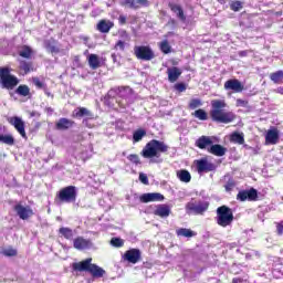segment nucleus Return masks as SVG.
<instances>
[{
  "label": "nucleus",
  "instance_id": "obj_11",
  "mask_svg": "<svg viewBox=\"0 0 283 283\" xmlns=\"http://www.w3.org/2000/svg\"><path fill=\"white\" fill-rule=\"evenodd\" d=\"M237 200H240L241 202H245V200L253 202L258 200V190L254 188H251L250 190H241L237 195Z\"/></svg>",
  "mask_w": 283,
  "mask_h": 283
},
{
  "label": "nucleus",
  "instance_id": "obj_61",
  "mask_svg": "<svg viewBox=\"0 0 283 283\" xmlns=\"http://www.w3.org/2000/svg\"><path fill=\"white\" fill-rule=\"evenodd\" d=\"M232 283H242V279H233Z\"/></svg>",
  "mask_w": 283,
  "mask_h": 283
},
{
  "label": "nucleus",
  "instance_id": "obj_10",
  "mask_svg": "<svg viewBox=\"0 0 283 283\" xmlns=\"http://www.w3.org/2000/svg\"><path fill=\"white\" fill-rule=\"evenodd\" d=\"M198 174H209V171H216V165L207 159H199L196 161Z\"/></svg>",
  "mask_w": 283,
  "mask_h": 283
},
{
  "label": "nucleus",
  "instance_id": "obj_60",
  "mask_svg": "<svg viewBox=\"0 0 283 283\" xmlns=\"http://www.w3.org/2000/svg\"><path fill=\"white\" fill-rule=\"evenodd\" d=\"M123 36H125L126 41H129V34H127V31H123Z\"/></svg>",
  "mask_w": 283,
  "mask_h": 283
},
{
  "label": "nucleus",
  "instance_id": "obj_3",
  "mask_svg": "<svg viewBox=\"0 0 283 283\" xmlns=\"http://www.w3.org/2000/svg\"><path fill=\"white\" fill-rule=\"evenodd\" d=\"M233 210L227 206H221L217 209L216 222L219 227H231L233 224Z\"/></svg>",
  "mask_w": 283,
  "mask_h": 283
},
{
  "label": "nucleus",
  "instance_id": "obj_38",
  "mask_svg": "<svg viewBox=\"0 0 283 283\" xmlns=\"http://www.w3.org/2000/svg\"><path fill=\"white\" fill-rule=\"evenodd\" d=\"M15 92L19 96H30V87H28V85H20Z\"/></svg>",
  "mask_w": 283,
  "mask_h": 283
},
{
  "label": "nucleus",
  "instance_id": "obj_42",
  "mask_svg": "<svg viewBox=\"0 0 283 283\" xmlns=\"http://www.w3.org/2000/svg\"><path fill=\"white\" fill-rule=\"evenodd\" d=\"M20 70H22L24 72V74H28V72H30V70H32V63L27 62V61H21Z\"/></svg>",
  "mask_w": 283,
  "mask_h": 283
},
{
  "label": "nucleus",
  "instance_id": "obj_58",
  "mask_svg": "<svg viewBox=\"0 0 283 283\" xmlns=\"http://www.w3.org/2000/svg\"><path fill=\"white\" fill-rule=\"evenodd\" d=\"M44 94L46 95V96H51L52 98H54V95H52V93H50V90H48V86L46 87H44Z\"/></svg>",
  "mask_w": 283,
  "mask_h": 283
},
{
  "label": "nucleus",
  "instance_id": "obj_21",
  "mask_svg": "<svg viewBox=\"0 0 283 283\" xmlns=\"http://www.w3.org/2000/svg\"><path fill=\"white\" fill-rule=\"evenodd\" d=\"M154 214L159 218H169V216H171V208L167 205H158Z\"/></svg>",
  "mask_w": 283,
  "mask_h": 283
},
{
  "label": "nucleus",
  "instance_id": "obj_45",
  "mask_svg": "<svg viewBox=\"0 0 283 283\" xmlns=\"http://www.w3.org/2000/svg\"><path fill=\"white\" fill-rule=\"evenodd\" d=\"M149 6V0H135V10L138 8H147Z\"/></svg>",
  "mask_w": 283,
  "mask_h": 283
},
{
  "label": "nucleus",
  "instance_id": "obj_12",
  "mask_svg": "<svg viewBox=\"0 0 283 283\" xmlns=\"http://www.w3.org/2000/svg\"><path fill=\"white\" fill-rule=\"evenodd\" d=\"M73 247L77 251H85L86 249H92L94 247V243L90 239H85L83 237H77L73 241Z\"/></svg>",
  "mask_w": 283,
  "mask_h": 283
},
{
  "label": "nucleus",
  "instance_id": "obj_55",
  "mask_svg": "<svg viewBox=\"0 0 283 283\" xmlns=\"http://www.w3.org/2000/svg\"><path fill=\"white\" fill-rule=\"evenodd\" d=\"M224 187H226V191H231V189L235 187V184H233V181H228Z\"/></svg>",
  "mask_w": 283,
  "mask_h": 283
},
{
  "label": "nucleus",
  "instance_id": "obj_1",
  "mask_svg": "<svg viewBox=\"0 0 283 283\" xmlns=\"http://www.w3.org/2000/svg\"><path fill=\"white\" fill-rule=\"evenodd\" d=\"M211 107L210 116L214 123H223L224 125L233 123L235 114H233V112L224 111L227 102L222 99H213L211 101Z\"/></svg>",
  "mask_w": 283,
  "mask_h": 283
},
{
  "label": "nucleus",
  "instance_id": "obj_63",
  "mask_svg": "<svg viewBox=\"0 0 283 283\" xmlns=\"http://www.w3.org/2000/svg\"><path fill=\"white\" fill-rule=\"evenodd\" d=\"M280 94H283V87L279 88Z\"/></svg>",
  "mask_w": 283,
  "mask_h": 283
},
{
  "label": "nucleus",
  "instance_id": "obj_34",
  "mask_svg": "<svg viewBox=\"0 0 283 283\" xmlns=\"http://www.w3.org/2000/svg\"><path fill=\"white\" fill-rule=\"evenodd\" d=\"M270 78L273 81V83H283V71L272 73Z\"/></svg>",
  "mask_w": 283,
  "mask_h": 283
},
{
  "label": "nucleus",
  "instance_id": "obj_24",
  "mask_svg": "<svg viewBox=\"0 0 283 283\" xmlns=\"http://www.w3.org/2000/svg\"><path fill=\"white\" fill-rule=\"evenodd\" d=\"M176 176L180 182H191V172H189L187 169L177 170Z\"/></svg>",
  "mask_w": 283,
  "mask_h": 283
},
{
  "label": "nucleus",
  "instance_id": "obj_27",
  "mask_svg": "<svg viewBox=\"0 0 283 283\" xmlns=\"http://www.w3.org/2000/svg\"><path fill=\"white\" fill-rule=\"evenodd\" d=\"M176 233L178 238H193L196 235V232H193V230L187 228L177 229Z\"/></svg>",
  "mask_w": 283,
  "mask_h": 283
},
{
  "label": "nucleus",
  "instance_id": "obj_49",
  "mask_svg": "<svg viewBox=\"0 0 283 283\" xmlns=\"http://www.w3.org/2000/svg\"><path fill=\"white\" fill-rule=\"evenodd\" d=\"M115 50H120V52H125V42L123 40H118L115 44Z\"/></svg>",
  "mask_w": 283,
  "mask_h": 283
},
{
  "label": "nucleus",
  "instance_id": "obj_13",
  "mask_svg": "<svg viewBox=\"0 0 283 283\" xmlns=\"http://www.w3.org/2000/svg\"><path fill=\"white\" fill-rule=\"evenodd\" d=\"M140 202H163L165 196L160 192H147L139 197Z\"/></svg>",
  "mask_w": 283,
  "mask_h": 283
},
{
  "label": "nucleus",
  "instance_id": "obj_50",
  "mask_svg": "<svg viewBox=\"0 0 283 283\" xmlns=\"http://www.w3.org/2000/svg\"><path fill=\"white\" fill-rule=\"evenodd\" d=\"M175 90L177 92H186L187 85L185 83H177V84H175Z\"/></svg>",
  "mask_w": 283,
  "mask_h": 283
},
{
  "label": "nucleus",
  "instance_id": "obj_59",
  "mask_svg": "<svg viewBox=\"0 0 283 283\" xmlns=\"http://www.w3.org/2000/svg\"><path fill=\"white\" fill-rule=\"evenodd\" d=\"M46 113L49 114V116H52V114L54 113V109H52V107H48Z\"/></svg>",
  "mask_w": 283,
  "mask_h": 283
},
{
  "label": "nucleus",
  "instance_id": "obj_22",
  "mask_svg": "<svg viewBox=\"0 0 283 283\" xmlns=\"http://www.w3.org/2000/svg\"><path fill=\"white\" fill-rule=\"evenodd\" d=\"M277 140H280V133L277 129H270L265 135V143L268 145H277Z\"/></svg>",
  "mask_w": 283,
  "mask_h": 283
},
{
  "label": "nucleus",
  "instance_id": "obj_57",
  "mask_svg": "<svg viewBox=\"0 0 283 283\" xmlns=\"http://www.w3.org/2000/svg\"><path fill=\"white\" fill-rule=\"evenodd\" d=\"M83 125H84V127H88L90 129H92V124H90V117L88 118H85V119H83Z\"/></svg>",
  "mask_w": 283,
  "mask_h": 283
},
{
  "label": "nucleus",
  "instance_id": "obj_31",
  "mask_svg": "<svg viewBox=\"0 0 283 283\" xmlns=\"http://www.w3.org/2000/svg\"><path fill=\"white\" fill-rule=\"evenodd\" d=\"M75 116L77 118H83V116H87L90 119L94 118V114H92V112L85 107L78 108V111L75 113Z\"/></svg>",
  "mask_w": 283,
  "mask_h": 283
},
{
  "label": "nucleus",
  "instance_id": "obj_8",
  "mask_svg": "<svg viewBox=\"0 0 283 283\" xmlns=\"http://www.w3.org/2000/svg\"><path fill=\"white\" fill-rule=\"evenodd\" d=\"M14 211L20 220H30L34 216V210L30 206H23L21 203L14 206Z\"/></svg>",
  "mask_w": 283,
  "mask_h": 283
},
{
  "label": "nucleus",
  "instance_id": "obj_35",
  "mask_svg": "<svg viewBox=\"0 0 283 283\" xmlns=\"http://www.w3.org/2000/svg\"><path fill=\"white\" fill-rule=\"evenodd\" d=\"M232 143H238V145H244V135L240 133H233L231 135Z\"/></svg>",
  "mask_w": 283,
  "mask_h": 283
},
{
  "label": "nucleus",
  "instance_id": "obj_48",
  "mask_svg": "<svg viewBox=\"0 0 283 283\" xmlns=\"http://www.w3.org/2000/svg\"><path fill=\"white\" fill-rule=\"evenodd\" d=\"M127 158L134 165H140V158L138 157V155H129Z\"/></svg>",
  "mask_w": 283,
  "mask_h": 283
},
{
  "label": "nucleus",
  "instance_id": "obj_25",
  "mask_svg": "<svg viewBox=\"0 0 283 283\" xmlns=\"http://www.w3.org/2000/svg\"><path fill=\"white\" fill-rule=\"evenodd\" d=\"M169 8H170L171 12L177 14V17H178V19H180V21L187 20V17H185V11L182 10V7H180L176 3H170Z\"/></svg>",
  "mask_w": 283,
  "mask_h": 283
},
{
  "label": "nucleus",
  "instance_id": "obj_39",
  "mask_svg": "<svg viewBox=\"0 0 283 283\" xmlns=\"http://www.w3.org/2000/svg\"><path fill=\"white\" fill-rule=\"evenodd\" d=\"M120 6H123L124 8H129L130 10H136L135 0H122Z\"/></svg>",
  "mask_w": 283,
  "mask_h": 283
},
{
  "label": "nucleus",
  "instance_id": "obj_7",
  "mask_svg": "<svg viewBox=\"0 0 283 283\" xmlns=\"http://www.w3.org/2000/svg\"><path fill=\"white\" fill-rule=\"evenodd\" d=\"M188 211H191V213H196L197 216H202L207 209H209V202L207 201H190L186 206Z\"/></svg>",
  "mask_w": 283,
  "mask_h": 283
},
{
  "label": "nucleus",
  "instance_id": "obj_18",
  "mask_svg": "<svg viewBox=\"0 0 283 283\" xmlns=\"http://www.w3.org/2000/svg\"><path fill=\"white\" fill-rule=\"evenodd\" d=\"M167 75L169 83H176L178 78L182 75V70L179 67L172 66L167 69Z\"/></svg>",
  "mask_w": 283,
  "mask_h": 283
},
{
  "label": "nucleus",
  "instance_id": "obj_16",
  "mask_svg": "<svg viewBox=\"0 0 283 283\" xmlns=\"http://www.w3.org/2000/svg\"><path fill=\"white\" fill-rule=\"evenodd\" d=\"M224 90H231L232 92L240 93L244 90V86L239 80H228L224 83Z\"/></svg>",
  "mask_w": 283,
  "mask_h": 283
},
{
  "label": "nucleus",
  "instance_id": "obj_53",
  "mask_svg": "<svg viewBox=\"0 0 283 283\" xmlns=\"http://www.w3.org/2000/svg\"><path fill=\"white\" fill-rule=\"evenodd\" d=\"M249 105V102L244 99H237V107H247Z\"/></svg>",
  "mask_w": 283,
  "mask_h": 283
},
{
  "label": "nucleus",
  "instance_id": "obj_15",
  "mask_svg": "<svg viewBox=\"0 0 283 283\" xmlns=\"http://www.w3.org/2000/svg\"><path fill=\"white\" fill-rule=\"evenodd\" d=\"M124 259L127 262H130V264H137V262H140V250L138 249H130L125 252Z\"/></svg>",
  "mask_w": 283,
  "mask_h": 283
},
{
  "label": "nucleus",
  "instance_id": "obj_40",
  "mask_svg": "<svg viewBox=\"0 0 283 283\" xmlns=\"http://www.w3.org/2000/svg\"><path fill=\"white\" fill-rule=\"evenodd\" d=\"M198 107H202V99L200 98H193L189 103L190 109H198Z\"/></svg>",
  "mask_w": 283,
  "mask_h": 283
},
{
  "label": "nucleus",
  "instance_id": "obj_9",
  "mask_svg": "<svg viewBox=\"0 0 283 283\" xmlns=\"http://www.w3.org/2000/svg\"><path fill=\"white\" fill-rule=\"evenodd\" d=\"M217 142V138L213 136H201L196 140V147L199 149H207V151H209L212 145Z\"/></svg>",
  "mask_w": 283,
  "mask_h": 283
},
{
  "label": "nucleus",
  "instance_id": "obj_30",
  "mask_svg": "<svg viewBox=\"0 0 283 283\" xmlns=\"http://www.w3.org/2000/svg\"><path fill=\"white\" fill-rule=\"evenodd\" d=\"M59 233H60V235L65 238V240L74 239V231L70 228H60Z\"/></svg>",
  "mask_w": 283,
  "mask_h": 283
},
{
  "label": "nucleus",
  "instance_id": "obj_56",
  "mask_svg": "<svg viewBox=\"0 0 283 283\" xmlns=\"http://www.w3.org/2000/svg\"><path fill=\"white\" fill-rule=\"evenodd\" d=\"M276 231H277L279 235H283V222L282 223H277Z\"/></svg>",
  "mask_w": 283,
  "mask_h": 283
},
{
  "label": "nucleus",
  "instance_id": "obj_64",
  "mask_svg": "<svg viewBox=\"0 0 283 283\" xmlns=\"http://www.w3.org/2000/svg\"><path fill=\"white\" fill-rule=\"evenodd\" d=\"M83 39H84V41H88V38H86V36H85V38H83Z\"/></svg>",
  "mask_w": 283,
  "mask_h": 283
},
{
  "label": "nucleus",
  "instance_id": "obj_32",
  "mask_svg": "<svg viewBox=\"0 0 283 283\" xmlns=\"http://www.w3.org/2000/svg\"><path fill=\"white\" fill-rule=\"evenodd\" d=\"M145 136H147V132L145 129H143V128L137 129L133 134V140H134V143H140V140H143V138H145Z\"/></svg>",
  "mask_w": 283,
  "mask_h": 283
},
{
  "label": "nucleus",
  "instance_id": "obj_41",
  "mask_svg": "<svg viewBox=\"0 0 283 283\" xmlns=\"http://www.w3.org/2000/svg\"><path fill=\"white\" fill-rule=\"evenodd\" d=\"M160 50L164 52V54H169L171 52V45H169V42L167 40H164L160 43Z\"/></svg>",
  "mask_w": 283,
  "mask_h": 283
},
{
  "label": "nucleus",
  "instance_id": "obj_62",
  "mask_svg": "<svg viewBox=\"0 0 283 283\" xmlns=\"http://www.w3.org/2000/svg\"><path fill=\"white\" fill-rule=\"evenodd\" d=\"M31 116H32V117H34V116H39V113H36V112H32V113H31Z\"/></svg>",
  "mask_w": 283,
  "mask_h": 283
},
{
  "label": "nucleus",
  "instance_id": "obj_29",
  "mask_svg": "<svg viewBox=\"0 0 283 283\" xmlns=\"http://www.w3.org/2000/svg\"><path fill=\"white\" fill-rule=\"evenodd\" d=\"M18 52L22 59H32V48L28 45L20 46Z\"/></svg>",
  "mask_w": 283,
  "mask_h": 283
},
{
  "label": "nucleus",
  "instance_id": "obj_46",
  "mask_svg": "<svg viewBox=\"0 0 283 283\" xmlns=\"http://www.w3.org/2000/svg\"><path fill=\"white\" fill-rule=\"evenodd\" d=\"M32 81H33V85H35L38 90H45V87H48L45 83H43L39 77H33Z\"/></svg>",
  "mask_w": 283,
  "mask_h": 283
},
{
  "label": "nucleus",
  "instance_id": "obj_5",
  "mask_svg": "<svg viewBox=\"0 0 283 283\" xmlns=\"http://www.w3.org/2000/svg\"><path fill=\"white\" fill-rule=\"evenodd\" d=\"M60 202H75L76 201V187L67 186L59 192Z\"/></svg>",
  "mask_w": 283,
  "mask_h": 283
},
{
  "label": "nucleus",
  "instance_id": "obj_19",
  "mask_svg": "<svg viewBox=\"0 0 283 283\" xmlns=\"http://www.w3.org/2000/svg\"><path fill=\"white\" fill-rule=\"evenodd\" d=\"M227 151V147L220 144H213L212 146H210V148H208L209 154H212V156H218L219 158L226 156Z\"/></svg>",
  "mask_w": 283,
  "mask_h": 283
},
{
  "label": "nucleus",
  "instance_id": "obj_33",
  "mask_svg": "<svg viewBox=\"0 0 283 283\" xmlns=\"http://www.w3.org/2000/svg\"><path fill=\"white\" fill-rule=\"evenodd\" d=\"M44 48L46 51H49L51 54H59L60 50L59 48H56V45H54L53 43H51L50 40H45L44 41Z\"/></svg>",
  "mask_w": 283,
  "mask_h": 283
},
{
  "label": "nucleus",
  "instance_id": "obj_17",
  "mask_svg": "<svg viewBox=\"0 0 283 283\" xmlns=\"http://www.w3.org/2000/svg\"><path fill=\"white\" fill-rule=\"evenodd\" d=\"M72 269L73 271H80V272L86 271L87 273H90V269H92V258H88L77 263H73Z\"/></svg>",
  "mask_w": 283,
  "mask_h": 283
},
{
  "label": "nucleus",
  "instance_id": "obj_36",
  "mask_svg": "<svg viewBox=\"0 0 283 283\" xmlns=\"http://www.w3.org/2000/svg\"><path fill=\"white\" fill-rule=\"evenodd\" d=\"M0 143L12 146L14 145V137H12V135H0Z\"/></svg>",
  "mask_w": 283,
  "mask_h": 283
},
{
  "label": "nucleus",
  "instance_id": "obj_20",
  "mask_svg": "<svg viewBox=\"0 0 283 283\" xmlns=\"http://www.w3.org/2000/svg\"><path fill=\"white\" fill-rule=\"evenodd\" d=\"M73 125V120L62 117L55 123V129H57L59 132H65L66 129H70V127H72Z\"/></svg>",
  "mask_w": 283,
  "mask_h": 283
},
{
  "label": "nucleus",
  "instance_id": "obj_4",
  "mask_svg": "<svg viewBox=\"0 0 283 283\" xmlns=\"http://www.w3.org/2000/svg\"><path fill=\"white\" fill-rule=\"evenodd\" d=\"M0 85L2 90H14L19 85V78L10 74V69L0 66Z\"/></svg>",
  "mask_w": 283,
  "mask_h": 283
},
{
  "label": "nucleus",
  "instance_id": "obj_54",
  "mask_svg": "<svg viewBox=\"0 0 283 283\" xmlns=\"http://www.w3.org/2000/svg\"><path fill=\"white\" fill-rule=\"evenodd\" d=\"M118 23H119V25H125V23H127V15L120 14L118 17Z\"/></svg>",
  "mask_w": 283,
  "mask_h": 283
},
{
  "label": "nucleus",
  "instance_id": "obj_51",
  "mask_svg": "<svg viewBox=\"0 0 283 283\" xmlns=\"http://www.w3.org/2000/svg\"><path fill=\"white\" fill-rule=\"evenodd\" d=\"M139 180L143 182V185H149V178H147V175L143 172L139 174Z\"/></svg>",
  "mask_w": 283,
  "mask_h": 283
},
{
  "label": "nucleus",
  "instance_id": "obj_52",
  "mask_svg": "<svg viewBox=\"0 0 283 283\" xmlns=\"http://www.w3.org/2000/svg\"><path fill=\"white\" fill-rule=\"evenodd\" d=\"M123 90H124L123 87H120V88H113V90L108 91V96L114 97L119 92H123Z\"/></svg>",
  "mask_w": 283,
  "mask_h": 283
},
{
  "label": "nucleus",
  "instance_id": "obj_47",
  "mask_svg": "<svg viewBox=\"0 0 283 283\" xmlns=\"http://www.w3.org/2000/svg\"><path fill=\"white\" fill-rule=\"evenodd\" d=\"M111 244H112V247L120 248L125 244V241H123V239H120V238H113L111 240Z\"/></svg>",
  "mask_w": 283,
  "mask_h": 283
},
{
  "label": "nucleus",
  "instance_id": "obj_37",
  "mask_svg": "<svg viewBox=\"0 0 283 283\" xmlns=\"http://www.w3.org/2000/svg\"><path fill=\"white\" fill-rule=\"evenodd\" d=\"M192 115L195 116V118H198L199 120H207V118H209L207 112H205V109L202 108L197 109Z\"/></svg>",
  "mask_w": 283,
  "mask_h": 283
},
{
  "label": "nucleus",
  "instance_id": "obj_2",
  "mask_svg": "<svg viewBox=\"0 0 283 283\" xmlns=\"http://www.w3.org/2000/svg\"><path fill=\"white\" fill-rule=\"evenodd\" d=\"M169 151V146L165 142L153 139L142 150L144 158H160V154Z\"/></svg>",
  "mask_w": 283,
  "mask_h": 283
},
{
  "label": "nucleus",
  "instance_id": "obj_6",
  "mask_svg": "<svg viewBox=\"0 0 283 283\" xmlns=\"http://www.w3.org/2000/svg\"><path fill=\"white\" fill-rule=\"evenodd\" d=\"M134 54L139 61H151L154 51L149 46L140 45L134 48Z\"/></svg>",
  "mask_w": 283,
  "mask_h": 283
},
{
  "label": "nucleus",
  "instance_id": "obj_14",
  "mask_svg": "<svg viewBox=\"0 0 283 283\" xmlns=\"http://www.w3.org/2000/svg\"><path fill=\"white\" fill-rule=\"evenodd\" d=\"M9 123L15 127L17 132L22 136V138H28V135L25 134V123L21 117H12Z\"/></svg>",
  "mask_w": 283,
  "mask_h": 283
},
{
  "label": "nucleus",
  "instance_id": "obj_26",
  "mask_svg": "<svg viewBox=\"0 0 283 283\" xmlns=\"http://www.w3.org/2000/svg\"><path fill=\"white\" fill-rule=\"evenodd\" d=\"M88 65L91 70H98L101 67V57L96 54L88 55Z\"/></svg>",
  "mask_w": 283,
  "mask_h": 283
},
{
  "label": "nucleus",
  "instance_id": "obj_43",
  "mask_svg": "<svg viewBox=\"0 0 283 283\" xmlns=\"http://www.w3.org/2000/svg\"><path fill=\"white\" fill-rule=\"evenodd\" d=\"M230 10H233V12H240L242 10V2L241 1H232L230 3Z\"/></svg>",
  "mask_w": 283,
  "mask_h": 283
},
{
  "label": "nucleus",
  "instance_id": "obj_23",
  "mask_svg": "<svg viewBox=\"0 0 283 283\" xmlns=\"http://www.w3.org/2000/svg\"><path fill=\"white\" fill-rule=\"evenodd\" d=\"M112 28H114V22H112L111 20H101L96 27L98 32H102V34L109 33V30H112Z\"/></svg>",
  "mask_w": 283,
  "mask_h": 283
},
{
  "label": "nucleus",
  "instance_id": "obj_28",
  "mask_svg": "<svg viewBox=\"0 0 283 283\" xmlns=\"http://www.w3.org/2000/svg\"><path fill=\"white\" fill-rule=\"evenodd\" d=\"M88 273H91V275H93L94 277H103V275H105V270L92 263L91 269L88 270Z\"/></svg>",
  "mask_w": 283,
  "mask_h": 283
},
{
  "label": "nucleus",
  "instance_id": "obj_44",
  "mask_svg": "<svg viewBox=\"0 0 283 283\" xmlns=\"http://www.w3.org/2000/svg\"><path fill=\"white\" fill-rule=\"evenodd\" d=\"M2 254L7 258H14V255H17V250L13 248H6L2 250Z\"/></svg>",
  "mask_w": 283,
  "mask_h": 283
}]
</instances>
